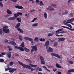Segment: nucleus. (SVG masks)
I'll return each instance as SVG.
<instances>
[{
    "label": "nucleus",
    "instance_id": "f257e3e1",
    "mask_svg": "<svg viewBox=\"0 0 74 74\" xmlns=\"http://www.w3.org/2000/svg\"><path fill=\"white\" fill-rule=\"evenodd\" d=\"M18 63L21 65V66H22L23 68L24 69H26L27 68V69H29V70H31V71H34V70H35V69H33V68L30 67V66L28 65H26L25 64H23L22 62H21L20 61H18Z\"/></svg>",
    "mask_w": 74,
    "mask_h": 74
},
{
    "label": "nucleus",
    "instance_id": "f03ea898",
    "mask_svg": "<svg viewBox=\"0 0 74 74\" xmlns=\"http://www.w3.org/2000/svg\"><path fill=\"white\" fill-rule=\"evenodd\" d=\"M14 48L16 49H18L20 50L21 51H22L23 52L24 51H25L27 52H29L30 51V50L26 47H24L23 49V48L22 47H18L16 46H14Z\"/></svg>",
    "mask_w": 74,
    "mask_h": 74
},
{
    "label": "nucleus",
    "instance_id": "7ed1b4c3",
    "mask_svg": "<svg viewBox=\"0 0 74 74\" xmlns=\"http://www.w3.org/2000/svg\"><path fill=\"white\" fill-rule=\"evenodd\" d=\"M8 26H4L3 27V31L5 33H10V29H8Z\"/></svg>",
    "mask_w": 74,
    "mask_h": 74
},
{
    "label": "nucleus",
    "instance_id": "20e7f679",
    "mask_svg": "<svg viewBox=\"0 0 74 74\" xmlns=\"http://www.w3.org/2000/svg\"><path fill=\"white\" fill-rule=\"evenodd\" d=\"M21 23H18L15 26V28H16L17 30L19 32H20L21 33H23V31L20 28L18 27H19Z\"/></svg>",
    "mask_w": 74,
    "mask_h": 74
},
{
    "label": "nucleus",
    "instance_id": "39448f33",
    "mask_svg": "<svg viewBox=\"0 0 74 74\" xmlns=\"http://www.w3.org/2000/svg\"><path fill=\"white\" fill-rule=\"evenodd\" d=\"M63 30V29H59L58 30H57L56 32V36H57V37H62V36H63V35H59L58 34H60V33H61V32H60V31H62Z\"/></svg>",
    "mask_w": 74,
    "mask_h": 74
},
{
    "label": "nucleus",
    "instance_id": "423d86ee",
    "mask_svg": "<svg viewBox=\"0 0 74 74\" xmlns=\"http://www.w3.org/2000/svg\"><path fill=\"white\" fill-rule=\"evenodd\" d=\"M31 47L32 48L31 50L32 52H33L34 51H36L37 50V47L36 46H31Z\"/></svg>",
    "mask_w": 74,
    "mask_h": 74
},
{
    "label": "nucleus",
    "instance_id": "0eeeda50",
    "mask_svg": "<svg viewBox=\"0 0 74 74\" xmlns=\"http://www.w3.org/2000/svg\"><path fill=\"white\" fill-rule=\"evenodd\" d=\"M40 59L41 61V64H45V61H44V59L42 57L40 56Z\"/></svg>",
    "mask_w": 74,
    "mask_h": 74
},
{
    "label": "nucleus",
    "instance_id": "6e6552de",
    "mask_svg": "<svg viewBox=\"0 0 74 74\" xmlns=\"http://www.w3.org/2000/svg\"><path fill=\"white\" fill-rule=\"evenodd\" d=\"M51 56H55V57H56L57 58H59V59H60V56H59V54H55V53H51Z\"/></svg>",
    "mask_w": 74,
    "mask_h": 74
},
{
    "label": "nucleus",
    "instance_id": "1a4fd4ad",
    "mask_svg": "<svg viewBox=\"0 0 74 74\" xmlns=\"http://www.w3.org/2000/svg\"><path fill=\"white\" fill-rule=\"evenodd\" d=\"M58 42H60V41H64V40H66V38L63 37L58 38Z\"/></svg>",
    "mask_w": 74,
    "mask_h": 74
},
{
    "label": "nucleus",
    "instance_id": "9d476101",
    "mask_svg": "<svg viewBox=\"0 0 74 74\" xmlns=\"http://www.w3.org/2000/svg\"><path fill=\"white\" fill-rule=\"evenodd\" d=\"M8 43L11 44V45H16V43L14 41H10L8 42Z\"/></svg>",
    "mask_w": 74,
    "mask_h": 74
},
{
    "label": "nucleus",
    "instance_id": "9b49d317",
    "mask_svg": "<svg viewBox=\"0 0 74 74\" xmlns=\"http://www.w3.org/2000/svg\"><path fill=\"white\" fill-rule=\"evenodd\" d=\"M68 73L67 74H71L72 73H74V69H70L68 71Z\"/></svg>",
    "mask_w": 74,
    "mask_h": 74
},
{
    "label": "nucleus",
    "instance_id": "f8f14e48",
    "mask_svg": "<svg viewBox=\"0 0 74 74\" xmlns=\"http://www.w3.org/2000/svg\"><path fill=\"white\" fill-rule=\"evenodd\" d=\"M15 8L18 9H23V7L22 6L17 5L15 6Z\"/></svg>",
    "mask_w": 74,
    "mask_h": 74
},
{
    "label": "nucleus",
    "instance_id": "ddd939ff",
    "mask_svg": "<svg viewBox=\"0 0 74 74\" xmlns=\"http://www.w3.org/2000/svg\"><path fill=\"white\" fill-rule=\"evenodd\" d=\"M62 27H63L64 28H66V29H69V30H71V31H74V29H71V28H70L69 27H67L64 26H62Z\"/></svg>",
    "mask_w": 74,
    "mask_h": 74
},
{
    "label": "nucleus",
    "instance_id": "4468645a",
    "mask_svg": "<svg viewBox=\"0 0 74 74\" xmlns=\"http://www.w3.org/2000/svg\"><path fill=\"white\" fill-rule=\"evenodd\" d=\"M11 52H8L7 53V56H8L9 58H11Z\"/></svg>",
    "mask_w": 74,
    "mask_h": 74
},
{
    "label": "nucleus",
    "instance_id": "2eb2a0df",
    "mask_svg": "<svg viewBox=\"0 0 74 74\" xmlns=\"http://www.w3.org/2000/svg\"><path fill=\"white\" fill-rule=\"evenodd\" d=\"M47 52H53V49L51 47H49L48 50H47Z\"/></svg>",
    "mask_w": 74,
    "mask_h": 74
},
{
    "label": "nucleus",
    "instance_id": "dca6fc26",
    "mask_svg": "<svg viewBox=\"0 0 74 74\" xmlns=\"http://www.w3.org/2000/svg\"><path fill=\"white\" fill-rule=\"evenodd\" d=\"M49 45V40H47L45 42V44L44 45L45 47H46V46H47V45Z\"/></svg>",
    "mask_w": 74,
    "mask_h": 74
},
{
    "label": "nucleus",
    "instance_id": "f3484780",
    "mask_svg": "<svg viewBox=\"0 0 74 74\" xmlns=\"http://www.w3.org/2000/svg\"><path fill=\"white\" fill-rule=\"evenodd\" d=\"M29 65L30 66L32 67H36L37 66V65H33L32 64H29Z\"/></svg>",
    "mask_w": 74,
    "mask_h": 74
},
{
    "label": "nucleus",
    "instance_id": "a211bd4d",
    "mask_svg": "<svg viewBox=\"0 0 74 74\" xmlns=\"http://www.w3.org/2000/svg\"><path fill=\"white\" fill-rule=\"evenodd\" d=\"M8 20L10 21H12V20H14L15 19V17L14 16H13V17H11L9 18H8Z\"/></svg>",
    "mask_w": 74,
    "mask_h": 74
},
{
    "label": "nucleus",
    "instance_id": "6ab92c4d",
    "mask_svg": "<svg viewBox=\"0 0 74 74\" xmlns=\"http://www.w3.org/2000/svg\"><path fill=\"white\" fill-rule=\"evenodd\" d=\"M42 67L43 68H44L45 69V70H47V71H49V72H51V71H50V70H49L48 69H47V67H46L44 66H42Z\"/></svg>",
    "mask_w": 74,
    "mask_h": 74
},
{
    "label": "nucleus",
    "instance_id": "aec40b11",
    "mask_svg": "<svg viewBox=\"0 0 74 74\" xmlns=\"http://www.w3.org/2000/svg\"><path fill=\"white\" fill-rule=\"evenodd\" d=\"M74 21V18L71 19H70L68 20H67L68 22H73Z\"/></svg>",
    "mask_w": 74,
    "mask_h": 74
},
{
    "label": "nucleus",
    "instance_id": "412c9836",
    "mask_svg": "<svg viewBox=\"0 0 74 74\" xmlns=\"http://www.w3.org/2000/svg\"><path fill=\"white\" fill-rule=\"evenodd\" d=\"M7 12L8 14H12V12L9 9L7 10Z\"/></svg>",
    "mask_w": 74,
    "mask_h": 74
},
{
    "label": "nucleus",
    "instance_id": "4be33fe9",
    "mask_svg": "<svg viewBox=\"0 0 74 74\" xmlns=\"http://www.w3.org/2000/svg\"><path fill=\"white\" fill-rule=\"evenodd\" d=\"M12 68L8 67V69L7 68H5V69L6 71H8V70H12Z\"/></svg>",
    "mask_w": 74,
    "mask_h": 74
},
{
    "label": "nucleus",
    "instance_id": "5701e85b",
    "mask_svg": "<svg viewBox=\"0 0 74 74\" xmlns=\"http://www.w3.org/2000/svg\"><path fill=\"white\" fill-rule=\"evenodd\" d=\"M8 48L9 49V50L10 51H11L12 50V49L11 48V46H8Z\"/></svg>",
    "mask_w": 74,
    "mask_h": 74
},
{
    "label": "nucleus",
    "instance_id": "b1692460",
    "mask_svg": "<svg viewBox=\"0 0 74 74\" xmlns=\"http://www.w3.org/2000/svg\"><path fill=\"white\" fill-rule=\"evenodd\" d=\"M56 67H57V68H61V66H60L57 63L56 64Z\"/></svg>",
    "mask_w": 74,
    "mask_h": 74
},
{
    "label": "nucleus",
    "instance_id": "393cba45",
    "mask_svg": "<svg viewBox=\"0 0 74 74\" xmlns=\"http://www.w3.org/2000/svg\"><path fill=\"white\" fill-rule=\"evenodd\" d=\"M44 16L45 19L47 18V13L45 12L44 14Z\"/></svg>",
    "mask_w": 74,
    "mask_h": 74
},
{
    "label": "nucleus",
    "instance_id": "a878e982",
    "mask_svg": "<svg viewBox=\"0 0 74 74\" xmlns=\"http://www.w3.org/2000/svg\"><path fill=\"white\" fill-rule=\"evenodd\" d=\"M21 47H25V43L23 42L21 43Z\"/></svg>",
    "mask_w": 74,
    "mask_h": 74
},
{
    "label": "nucleus",
    "instance_id": "bb28decb",
    "mask_svg": "<svg viewBox=\"0 0 74 74\" xmlns=\"http://www.w3.org/2000/svg\"><path fill=\"white\" fill-rule=\"evenodd\" d=\"M19 40H20V41H22L23 40V39H22V37L21 36H19V38H18Z\"/></svg>",
    "mask_w": 74,
    "mask_h": 74
},
{
    "label": "nucleus",
    "instance_id": "cd10ccee",
    "mask_svg": "<svg viewBox=\"0 0 74 74\" xmlns=\"http://www.w3.org/2000/svg\"><path fill=\"white\" fill-rule=\"evenodd\" d=\"M35 41L38 42V37H36L34 40Z\"/></svg>",
    "mask_w": 74,
    "mask_h": 74
},
{
    "label": "nucleus",
    "instance_id": "c85d7f7f",
    "mask_svg": "<svg viewBox=\"0 0 74 74\" xmlns=\"http://www.w3.org/2000/svg\"><path fill=\"white\" fill-rule=\"evenodd\" d=\"M38 23H36L33 24L32 25V26L33 27H34V26H38Z\"/></svg>",
    "mask_w": 74,
    "mask_h": 74
},
{
    "label": "nucleus",
    "instance_id": "c756f323",
    "mask_svg": "<svg viewBox=\"0 0 74 74\" xmlns=\"http://www.w3.org/2000/svg\"><path fill=\"white\" fill-rule=\"evenodd\" d=\"M17 20H18V22H21V18H17Z\"/></svg>",
    "mask_w": 74,
    "mask_h": 74
},
{
    "label": "nucleus",
    "instance_id": "7c9ffc66",
    "mask_svg": "<svg viewBox=\"0 0 74 74\" xmlns=\"http://www.w3.org/2000/svg\"><path fill=\"white\" fill-rule=\"evenodd\" d=\"M68 11H66V12L65 11V12L63 13L62 14V15H66V14H68Z\"/></svg>",
    "mask_w": 74,
    "mask_h": 74
},
{
    "label": "nucleus",
    "instance_id": "2f4dec72",
    "mask_svg": "<svg viewBox=\"0 0 74 74\" xmlns=\"http://www.w3.org/2000/svg\"><path fill=\"white\" fill-rule=\"evenodd\" d=\"M25 60L26 61H27V62H29L30 63H31V61L30 60H29L28 59H25Z\"/></svg>",
    "mask_w": 74,
    "mask_h": 74
},
{
    "label": "nucleus",
    "instance_id": "473e14b6",
    "mask_svg": "<svg viewBox=\"0 0 74 74\" xmlns=\"http://www.w3.org/2000/svg\"><path fill=\"white\" fill-rule=\"evenodd\" d=\"M4 62V60L3 59H0V62L1 63H3V62Z\"/></svg>",
    "mask_w": 74,
    "mask_h": 74
},
{
    "label": "nucleus",
    "instance_id": "72a5a7b5",
    "mask_svg": "<svg viewBox=\"0 0 74 74\" xmlns=\"http://www.w3.org/2000/svg\"><path fill=\"white\" fill-rule=\"evenodd\" d=\"M40 6H42V5H44V3H42V1H40Z\"/></svg>",
    "mask_w": 74,
    "mask_h": 74
},
{
    "label": "nucleus",
    "instance_id": "f704fd0d",
    "mask_svg": "<svg viewBox=\"0 0 74 74\" xmlns=\"http://www.w3.org/2000/svg\"><path fill=\"white\" fill-rule=\"evenodd\" d=\"M24 39L26 40H29V38L27 37H24Z\"/></svg>",
    "mask_w": 74,
    "mask_h": 74
},
{
    "label": "nucleus",
    "instance_id": "c9c22d12",
    "mask_svg": "<svg viewBox=\"0 0 74 74\" xmlns=\"http://www.w3.org/2000/svg\"><path fill=\"white\" fill-rule=\"evenodd\" d=\"M37 19V18H34L33 20L32 21V22H34V21H36Z\"/></svg>",
    "mask_w": 74,
    "mask_h": 74
},
{
    "label": "nucleus",
    "instance_id": "e433bc0d",
    "mask_svg": "<svg viewBox=\"0 0 74 74\" xmlns=\"http://www.w3.org/2000/svg\"><path fill=\"white\" fill-rule=\"evenodd\" d=\"M54 46H56V45H58V42H56L54 43Z\"/></svg>",
    "mask_w": 74,
    "mask_h": 74
},
{
    "label": "nucleus",
    "instance_id": "4c0bfd02",
    "mask_svg": "<svg viewBox=\"0 0 74 74\" xmlns=\"http://www.w3.org/2000/svg\"><path fill=\"white\" fill-rule=\"evenodd\" d=\"M3 34V30L1 29H0V34L1 35Z\"/></svg>",
    "mask_w": 74,
    "mask_h": 74
},
{
    "label": "nucleus",
    "instance_id": "58836bf2",
    "mask_svg": "<svg viewBox=\"0 0 74 74\" xmlns=\"http://www.w3.org/2000/svg\"><path fill=\"white\" fill-rule=\"evenodd\" d=\"M17 14H18L19 15H20L21 16H22V13H20V12H18L17 13Z\"/></svg>",
    "mask_w": 74,
    "mask_h": 74
},
{
    "label": "nucleus",
    "instance_id": "ea45409f",
    "mask_svg": "<svg viewBox=\"0 0 74 74\" xmlns=\"http://www.w3.org/2000/svg\"><path fill=\"white\" fill-rule=\"evenodd\" d=\"M67 26H68V27H70V28H72V26H71V25L70 24H67Z\"/></svg>",
    "mask_w": 74,
    "mask_h": 74
},
{
    "label": "nucleus",
    "instance_id": "a19ab883",
    "mask_svg": "<svg viewBox=\"0 0 74 74\" xmlns=\"http://www.w3.org/2000/svg\"><path fill=\"white\" fill-rule=\"evenodd\" d=\"M14 64V62H10V66H12Z\"/></svg>",
    "mask_w": 74,
    "mask_h": 74
},
{
    "label": "nucleus",
    "instance_id": "79ce46f5",
    "mask_svg": "<svg viewBox=\"0 0 74 74\" xmlns=\"http://www.w3.org/2000/svg\"><path fill=\"white\" fill-rule=\"evenodd\" d=\"M14 16L15 17H18V16H19V15L18 14H14Z\"/></svg>",
    "mask_w": 74,
    "mask_h": 74
},
{
    "label": "nucleus",
    "instance_id": "37998d69",
    "mask_svg": "<svg viewBox=\"0 0 74 74\" xmlns=\"http://www.w3.org/2000/svg\"><path fill=\"white\" fill-rule=\"evenodd\" d=\"M39 40L40 41H45V39H43L42 38H41Z\"/></svg>",
    "mask_w": 74,
    "mask_h": 74
},
{
    "label": "nucleus",
    "instance_id": "c03bdc74",
    "mask_svg": "<svg viewBox=\"0 0 74 74\" xmlns=\"http://www.w3.org/2000/svg\"><path fill=\"white\" fill-rule=\"evenodd\" d=\"M47 68H53V66H49L48 65H47Z\"/></svg>",
    "mask_w": 74,
    "mask_h": 74
},
{
    "label": "nucleus",
    "instance_id": "a18cd8bd",
    "mask_svg": "<svg viewBox=\"0 0 74 74\" xmlns=\"http://www.w3.org/2000/svg\"><path fill=\"white\" fill-rule=\"evenodd\" d=\"M53 36V34L51 33H49L48 34L49 37H50V36Z\"/></svg>",
    "mask_w": 74,
    "mask_h": 74
},
{
    "label": "nucleus",
    "instance_id": "49530a36",
    "mask_svg": "<svg viewBox=\"0 0 74 74\" xmlns=\"http://www.w3.org/2000/svg\"><path fill=\"white\" fill-rule=\"evenodd\" d=\"M0 5L1 7H3V5L1 2H0Z\"/></svg>",
    "mask_w": 74,
    "mask_h": 74
},
{
    "label": "nucleus",
    "instance_id": "de8ad7c7",
    "mask_svg": "<svg viewBox=\"0 0 74 74\" xmlns=\"http://www.w3.org/2000/svg\"><path fill=\"white\" fill-rule=\"evenodd\" d=\"M49 10L50 11H53V10H54V9L53 8H50L49 9Z\"/></svg>",
    "mask_w": 74,
    "mask_h": 74
},
{
    "label": "nucleus",
    "instance_id": "09e8293b",
    "mask_svg": "<svg viewBox=\"0 0 74 74\" xmlns=\"http://www.w3.org/2000/svg\"><path fill=\"white\" fill-rule=\"evenodd\" d=\"M69 62V63H70V64H73V61H70Z\"/></svg>",
    "mask_w": 74,
    "mask_h": 74
},
{
    "label": "nucleus",
    "instance_id": "8fccbe9b",
    "mask_svg": "<svg viewBox=\"0 0 74 74\" xmlns=\"http://www.w3.org/2000/svg\"><path fill=\"white\" fill-rule=\"evenodd\" d=\"M29 40L30 41H31V42L33 41V39L30 38H29Z\"/></svg>",
    "mask_w": 74,
    "mask_h": 74
},
{
    "label": "nucleus",
    "instance_id": "3c124183",
    "mask_svg": "<svg viewBox=\"0 0 74 74\" xmlns=\"http://www.w3.org/2000/svg\"><path fill=\"white\" fill-rule=\"evenodd\" d=\"M12 1L14 2V3H16L17 1V0H11Z\"/></svg>",
    "mask_w": 74,
    "mask_h": 74
},
{
    "label": "nucleus",
    "instance_id": "603ef678",
    "mask_svg": "<svg viewBox=\"0 0 74 74\" xmlns=\"http://www.w3.org/2000/svg\"><path fill=\"white\" fill-rule=\"evenodd\" d=\"M51 7H52V6H50L47 8V10H49V9H50V8H51Z\"/></svg>",
    "mask_w": 74,
    "mask_h": 74
},
{
    "label": "nucleus",
    "instance_id": "864d4df0",
    "mask_svg": "<svg viewBox=\"0 0 74 74\" xmlns=\"http://www.w3.org/2000/svg\"><path fill=\"white\" fill-rule=\"evenodd\" d=\"M70 22H67L65 24V25H66V26H67V25H68V24H67V23H70Z\"/></svg>",
    "mask_w": 74,
    "mask_h": 74
},
{
    "label": "nucleus",
    "instance_id": "5fc2aeb1",
    "mask_svg": "<svg viewBox=\"0 0 74 74\" xmlns=\"http://www.w3.org/2000/svg\"><path fill=\"white\" fill-rule=\"evenodd\" d=\"M50 48V47H49V46H46V49H47L48 50H49V48Z\"/></svg>",
    "mask_w": 74,
    "mask_h": 74
},
{
    "label": "nucleus",
    "instance_id": "6e6d98bb",
    "mask_svg": "<svg viewBox=\"0 0 74 74\" xmlns=\"http://www.w3.org/2000/svg\"><path fill=\"white\" fill-rule=\"evenodd\" d=\"M34 11H35V10L34 9L30 11V12H33Z\"/></svg>",
    "mask_w": 74,
    "mask_h": 74
},
{
    "label": "nucleus",
    "instance_id": "4d7b16f0",
    "mask_svg": "<svg viewBox=\"0 0 74 74\" xmlns=\"http://www.w3.org/2000/svg\"><path fill=\"white\" fill-rule=\"evenodd\" d=\"M4 41H5V42H8V40L5 39L4 40Z\"/></svg>",
    "mask_w": 74,
    "mask_h": 74
},
{
    "label": "nucleus",
    "instance_id": "13d9d810",
    "mask_svg": "<svg viewBox=\"0 0 74 74\" xmlns=\"http://www.w3.org/2000/svg\"><path fill=\"white\" fill-rule=\"evenodd\" d=\"M1 54H2V55H4L5 54V52H2L1 53Z\"/></svg>",
    "mask_w": 74,
    "mask_h": 74
},
{
    "label": "nucleus",
    "instance_id": "bf43d9fd",
    "mask_svg": "<svg viewBox=\"0 0 74 74\" xmlns=\"http://www.w3.org/2000/svg\"><path fill=\"white\" fill-rule=\"evenodd\" d=\"M49 40L51 42H53V41H55V40H51V39H49Z\"/></svg>",
    "mask_w": 74,
    "mask_h": 74
},
{
    "label": "nucleus",
    "instance_id": "052dcab7",
    "mask_svg": "<svg viewBox=\"0 0 74 74\" xmlns=\"http://www.w3.org/2000/svg\"><path fill=\"white\" fill-rule=\"evenodd\" d=\"M39 71H42V69L41 68H40L39 69Z\"/></svg>",
    "mask_w": 74,
    "mask_h": 74
},
{
    "label": "nucleus",
    "instance_id": "680f3d73",
    "mask_svg": "<svg viewBox=\"0 0 74 74\" xmlns=\"http://www.w3.org/2000/svg\"><path fill=\"white\" fill-rule=\"evenodd\" d=\"M36 3H39L40 1H39V0H36Z\"/></svg>",
    "mask_w": 74,
    "mask_h": 74
},
{
    "label": "nucleus",
    "instance_id": "e2e57ef3",
    "mask_svg": "<svg viewBox=\"0 0 74 74\" xmlns=\"http://www.w3.org/2000/svg\"><path fill=\"white\" fill-rule=\"evenodd\" d=\"M13 70V72H14V71H16V69H12Z\"/></svg>",
    "mask_w": 74,
    "mask_h": 74
},
{
    "label": "nucleus",
    "instance_id": "0e129e2a",
    "mask_svg": "<svg viewBox=\"0 0 74 74\" xmlns=\"http://www.w3.org/2000/svg\"><path fill=\"white\" fill-rule=\"evenodd\" d=\"M52 6H53V7H55V6H56V5H55V4H52L51 5Z\"/></svg>",
    "mask_w": 74,
    "mask_h": 74
},
{
    "label": "nucleus",
    "instance_id": "69168bd1",
    "mask_svg": "<svg viewBox=\"0 0 74 74\" xmlns=\"http://www.w3.org/2000/svg\"><path fill=\"white\" fill-rule=\"evenodd\" d=\"M53 71H54V72H55V71H56L57 70V69H53Z\"/></svg>",
    "mask_w": 74,
    "mask_h": 74
},
{
    "label": "nucleus",
    "instance_id": "338daca9",
    "mask_svg": "<svg viewBox=\"0 0 74 74\" xmlns=\"http://www.w3.org/2000/svg\"><path fill=\"white\" fill-rule=\"evenodd\" d=\"M65 33V32H64V31H63L62 32H61V33Z\"/></svg>",
    "mask_w": 74,
    "mask_h": 74
},
{
    "label": "nucleus",
    "instance_id": "774afa93",
    "mask_svg": "<svg viewBox=\"0 0 74 74\" xmlns=\"http://www.w3.org/2000/svg\"><path fill=\"white\" fill-rule=\"evenodd\" d=\"M58 74H61V72L60 71H58Z\"/></svg>",
    "mask_w": 74,
    "mask_h": 74
}]
</instances>
